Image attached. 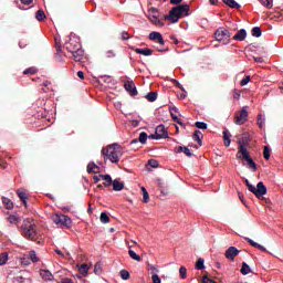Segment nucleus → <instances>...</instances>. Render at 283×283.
I'll use <instances>...</instances> for the list:
<instances>
[{"mask_svg":"<svg viewBox=\"0 0 283 283\" xmlns=\"http://www.w3.org/2000/svg\"><path fill=\"white\" fill-rule=\"evenodd\" d=\"M195 126L198 129H207V127H208L207 123H205V122H197V123H195Z\"/></svg>","mask_w":283,"mask_h":283,"instance_id":"obj_51","label":"nucleus"},{"mask_svg":"<svg viewBox=\"0 0 283 283\" xmlns=\"http://www.w3.org/2000/svg\"><path fill=\"white\" fill-rule=\"evenodd\" d=\"M66 50L72 54L74 52H78L81 49V43L76 42L75 40H70L66 43Z\"/></svg>","mask_w":283,"mask_h":283,"instance_id":"obj_12","label":"nucleus"},{"mask_svg":"<svg viewBox=\"0 0 283 283\" xmlns=\"http://www.w3.org/2000/svg\"><path fill=\"white\" fill-rule=\"evenodd\" d=\"M149 21H151V23L155 25H159V28L165 25L164 18L159 19L158 15H149Z\"/></svg>","mask_w":283,"mask_h":283,"instance_id":"obj_17","label":"nucleus"},{"mask_svg":"<svg viewBox=\"0 0 283 283\" xmlns=\"http://www.w3.org/2000/svg\"><path fill=\"white\" fill-rule=\"evenodd\" d=\"M20 231L21 235H23V238H27V240H36V224L32 223V219H24Z\"/></svg>","mask_w":283,"mask_h":283,"instance_id":"obj_3","label":"nucleus"},{"mask_svg":"<svg viewBox=\"0 0 283 283\" xmlns=\"http://www.w3.org/2000/svg\"><path fill=\"white\" fill-rule=\"evenodd\" d=\"M40 275L46 282H52V280H54V275L52 274V272H50V270H41Z\"/></svg>","mask_w":283,"mask_h":283,"instance_id":"obj_16","label":"nucleus"},{"mask_svg":"<svg viewBox=\"0 0 283 283\" xmlns=\"http://www.w3.org/2000/svg\"><path fill=\"white\" fill-rule=\"evenodd\" d=\"M71 54L73 60L76 61L77 63L83 61V54H84L83 49H80Z\"/></svg>","mask_w":283,"mask_h":283,"instance_id":"obj_21","label":"nucleus"},{"mask_svg":"<svg viewBox=\"0 0 283 283\" xmlns=\"http://www.w3.org/2000/svg\"><path fill=\"white\" fill-rule=\"evenodd\" d=\"M124 90H126V92H128V94L132 96H138V90H136V84L134 81H126L124 83Z\"/></svg>","mask_w":283,"mask_h":283,"instance_id":"obj_11","label":"nucleus"},{"mask_svg":"<svg viewBox=\"0 0 283 283\" xmlns=\"http://www.w3.org/2000/svg\"><path fill=\"white\" fill-rule=\"evenodd\" d=\"M182 0H178V19H182V17H189L191 14V7L189 4H180Z\"/></svg>","mask_w":283,"mask_h":283,"instance_id":"obj_9","label":"nucleus"},{"mask_svg":"<svg viewBox=\"0 0 283 283\" xmlns=\"http://www.w3.org/2000/svg\"><path fill=\"white\" fill-rule=\"evenodd\" d=\"M149 40L150 41H157L159 45H165V39H163V34L158 31H153L149 33Z\"/></svg>","mask_w":283,"mask_h":283,"instance_id":"obj_13","label":"nucleus"},{"mask_svg":"<svg viewBox=\"0 0 283 283\" xmlns=\"http://www.w3.org/2000/svg\"><path fill=\"white\" fill-rule=\"evenodd\" d=\"M9 222H10L11 224H17V222H19V217H17V216H10V217H9Z\"/></svg>","mask_w":283,"mask_h":283,"instance_id":"obj_55","label":"nucleus"},{"mask_svg":"<svg viewBox=\"0 0 283 283\" xmlns=\"http://www.w3.org/2000/svg\"><path fill=\"white\" fill-rule=\"evenodd\" d=\"M119 275H120L122 280H129V277H130L129 271H127V270H120Z\"/></svg>","mask_w":283,"mask_h":283,"instance_id":"obj_48","label":"nucleus"},{"mask_svg":"<svg viewBox=\"0 0 283 283\" xmlns=\"http://www.w3.org/2000/svg\"><path fill=\"white\" fill-rule=\"evenodd\" d=\"M263 158H265V160H270V158H271V148L269 146L264 147Z\"/></svg>","mask_w":283,"mask_h":283,"instance_id":"obj_47","label":"nucleus"},{"mask_svg":"<svg viewBox=\"0 0 283 283\" xmlns=\"http://www.w3.org/2000/svg\"><path fill=\"white\" fill-rule=\"evenodd\" d=\"M244 240L250 244V247H253V249H258L259 251H263L266 253V248L255 241L253 239L245 237Z\"/></svg>","mask_w":283,"mask_h":283,"instance_id":"obj_14","label":"nucleus"},{"mask_svg":"<svg viewBox=\"0 0 283 283\" xmlns=\"http://www.w3.org/2000/svg\"><path fill=\"white\" fill-rule=\"evenodd\" d=\"M2 202L7 209H13L14 203L9 198L2 197Z\"/></svg>","mask_w":283,"mask_h":283,"instance_id":"obj_29","label":"nucleus"},{"mask_svg":"<svg viewBox=\"0 0 283 283\" xmlns=\"http://www.w3.org/2000/svg\"><path fill=\"white\" fill-rule=\"evenodd\" d=\"M77 76L81 78V81H83L85 78V73L83 71H78Z\"/></svg>","mask_w":283,"mask_h":283,"instance_id":"obj_61","label":"nucleus"},{"mask_svg":"<svg viewBox=\"0 0 283 283\" xmlns=\"http://www.w3.org/2000/svg\"><path fill=\"white\" fill-rule=\"evenodd\" d=\"M255 63H264V59L263 57H254Z\"/></svg>","mask_w":283,"mask_h":283,"instance_id":"obj_63","label":"nucleus"},{"mask_svg":"<svg viewBox=\"0 0 283 283\" xmlns=\"http://www.w3.org/2000/svg\"><path fill=\"white\" fill-rule=\"evenodd\" d=\"M78 271H80L81 275H83L85 277V276H87L90 266H87V264L84 263L78 268Z\"/></svg>","mask_w":283,"mask_h":283,"instance_id":"obj_31","label":"nucleus"},{"mask_svg":"<svg viewBox=\"0 0 283 283\" xmlns=\"http://www.w3.org/2000/svg\"><path fill=\"white\" fill-rule=\"evenodd\" d=\"M87 172L88 174H98V166H96V164H94V163H90L87 165Z\"/></svg>","mask_w":283,"mask_h":283,"instance_id":"obj_28","label":"nucleus"},{"mask_svg":"<svg viewBox=\"0 0 283 283\" xmlns=\"http://www.w3.org/2000/svg\"><path fill=\"white\" fill-rule=\"evenodd\" d=\"M252 36L260 39V36H262V29H260V27H254L252 29Z\"/></svg>","mask_w":283,"mask_h":283,"instance_id":"obj_37","label":"nucleus"},{"mask_svg":"<svg viewBox=\"0 0 283 283\" xmlns=\"http://www.w3.org/2000/svg\"><path fill=\"white\" fill-rule=\"evenodd\" d=\"M241 273L242 275H249V273H251V266H249L247 262L242 263Z\"/></svg>","mask_w":283,"mask_h":283,"instance_id":"obj_30","label":"nucleus"},{"mask_svg":"<svg viewBox=\"0 0 283 283\" xmlns=\"http://www.w3.org/2000/svg\"><path fill=\"white\" fill-rule=\"evenodd\" d=\"M35 19L38 21H45L46 17H45V11L43 10H38L35 13Z\"/></svg>","mask_w":283,"mask_h":283,"instance_id":"obj_33","label":"nucleus"},{"mask_svg":"<svg viewBox=\"0 0 283 283\" xmlns=\"http://www.w3.org/2000/svg\"><path fill=\"white\" fill-rule=\"evenodd\" d=\"M169 111L172 120H178V109L176 107H170Z\"/></svg>","mask_w":283,"mask_h":283,"instance_id":"obj_46","label":"nucleus"},{"mask_svg":"<svg viewBox=\"0 0 283 283\" xmlns=\"http://www.w3.org/2000/svg\"><path fill=\"white\" fill-rule=\"evenodd\" d=\"M102 156L104 157V160L118 164L123 157V147H120L118 144L109 145L108 147L102 149Z\"/></svg>","mask_w":283,"mask_h":283,"instance_id":"obj_2","label":"nucleus"},{"mask_svg":"<svg viewBox=\"0 0 283 283\" xmlns=\"http://www.w3.org/2000/svg\"><path fill=\"white\" fill-rule=\"evenodd\" d=\"M223 145L231 147V133L229 129L223 130Z\"/></svg>","mask_w":283,"mask_h":283,"instance_id":"obj_18","label":"nucleus"},{"mask_svg":"<svg viewBox=\"0 0 283 283\" xmlns=\"http://www.w3.org/2000/svg\"><path fill=\"white\" fill-rule=\"evenodd\" d=\"M202 282L203 283H216V282H213V280L209 279V276H203Z\"/></svg>","mask_w":283,"mask_h":283,"instance_id":"obj_60","label":"nucleus"},{"mask_svg":"<svg viewBox=\"0 0 283 283\" xmlns=\"http://www.w3.org/2000/svg\"><path fill=\"white\" fill-rule=\"evenodd\" d=\"M21 264H23L24 266H30L31 262H30V258L29 256H24L20 259Z\"/></svg>","mask_w":283,"mask_h":283,"instance_id":"obj_52","label":"nucleus"},{"mask_svg":"<svg viewBox=\"0 0 283 283\" xmlns=\"http://www.w3.org/2000/svg\"><path fill=\"white\" fill-rule=\"evenodd\" d=\"M251 82V76H245L242 81H241V83H240V85L242 86V87H244V85H249V83Z\"/></svg>","mask_w":283,"mask_h":283,"instance_id":"obj_54","label":"nucleus"},{"mask_svg":"<svg viewBox=\"0 0 283 283\" xmlns=\"http://www.w3.org/2000/svg\"><path fill=\"white\" fill-rule=\"evenodd\" d=\"M233 39L234 41H244V39H247V30H239L237 34H234Z\"/></svg>","mask_w":283,"mask_h":283,"instance_id":"obj_19","label":"nucleus"},{"mask_svg":"<svg viewBox=\"0 0 283 283\" xmlns=\"http://www.w3.org/2000/svg\"><path fill=\"white\" fill-rule=\"evenodd\" d=\"M136 54H143V56H151L154 54V51L149 48L145 49H135Z\"/></svg>","mask_w":283,"mask_h":283,"instance_id":"obj_20","label":"nucleus"},{"mask_svg":"<svg viewBox=\"0 0 283 283\" xmlns=\"http://www.w3.org/2000/svg\"><path fill=\"white\" fill-rule=\"evenodd\" d=\"M106 57L107 59H114V56H116V53H114V51L109 50V51H106Z\"/></svg>","mask_w":283,"mask_h":283,"instance_id":"obj_58","label":"nucleus"},{"mask_svg":"<svg viewBox=\"0 0 283 283\" xmlns=\"http://www.w3.org/2000/svg\"><path fill=\"white\" fill-rule=\"evenodd\" d=\"M99 220L103 224L109 223V216H107V212H102L99 216Z\"/></svg>","mask_w":283,"mask_h":283,"instance_id":"obj_39","label":"nucleus"},{"mask_svg":"<svg viewBox=\"0 0 283 283\" xmlns=\"http://www.w3.org/2000/svg\"><path fill=\"white\" fill-rule=\"evenodd\" d=\"M256 123H258V126L260 127V129H264V127L266 125V119L262 116V114H259Z\"/></svg>","mask_w":283,"mask_h":283,"instance_id":"obj_27","label":"nucleus"},{"mask_svg":"<svg viewBox=\"0 0 283 283\" xmlns=\"http://www.w3.org/2000/svg\"><path fill=\"white\" fill-rule=\"evenodd\" d=\"M128 255L132 258V260H135V262H140V255H138L134 250H128Z\"/></svg>","mask_w":283,"mask_h":283,"instance_id":"obj_36","label":"nucleus"},{"mask_svg":"<svg viewBox=\"0 0 283 283\" xmlns=\"http://www.w3.org/2000/svg\"><path fill=\"white\" fill-rule=\"evenodd\" d=\"M102 271H103V265L101 263H96L94 266V273L96 275H99V273H102Z\"/></svg>","mask_w":283,"mask_h":283,"instance_id":"obj_49","label":"nucleus"},{"mask_svg":"<svg viewBox=\"0 0 283 283\" xmlns=\"http://www.w3.org/2000/svg\"><path fill=\"white\" fill-rule=\"evenodd\" d=\"M8 262V252L0 253V266L7 264Z\"/></svg>","mask_w":283,"mask_h":283,"instance_id":"obj_41","label":"nucleus"},{"mask_svg":"<svg viewBox=\"0 0 283 283\" xmlns=\"http://www.w3.org/2000/svg\"><path fill=\"white\" fill-rule=\"evenodd\" d=\"M226 6L229 8H240V4L235 2V0H222Z\"/></svg>","mask_w":283,"mask_h":283,"instance_id":"obj_38","label":"nucleus"},{"mask_svg":"<svg viewBox=\"0 0 283 283\" xmlns=\"http://www.w3.org/2000/svg\"><path fill=\"white\" fill-rule=\"evenodd\" d=\"M238 145L239 149L237 153V159L244 160V167H248V169H251L253 172L258 171V164L253 161V158H251V153H249V142L239 139Z\"/></svg>","mask_w":283,"mask_h":283,"instance_id":"obj_1","label":"nucleus"},{"mask_svg":"<svg viewBox=\"0 0 283 283\" xmlns=\"http://www.w3.org/2000/svg\"><path fill=\"white\" fill-rule=\"evenodd\" d=\"M245 185L249 191H251V193H254V196L259 198V200H262V198L266 196L268 189H266V186H264V182L260 181L255 187L251 185V182H249V179H245Z\"/></svg>","mask_w":283,"mask_h":283,"instance_id":"obj_4","label":"nucleus"},{"mask_svg":"<svg viewBox=\"0 0 283 283\" xmlns=\"http://www.w3.org/2000/svg\"><path fill=\"white\" fill-rule=\"evenodd\" d=\"M192 138L196 143H198V145L202 146V138H203L202 132L195 130Z\"/></svg>","mask_w":283,"mask_h":283,"instance_id":"obj_23","label":"nucleus"},{"mask_svg":"<svg viewBox=\"0 0 283 283\" xmlns=\"http://www.w3.org/2000/svg\"><path fill=\"white\" fill-rule=\"evenodd\" d=\"M147 101H149V103H154L156 101V98H158V93L156 92H149L146 95Z\"/></svg>","mask_w":283,"mask_h":283,"instance_id":"obj_35","label":"nucleus"},{"mask_svg":"<svg viewBox=\"0 0 283 283\" xmlns=\"http://www.w3.org/2000/svg\"><path fill=\"white\" fill-rule=\"evenodd\" d=\"M28 256H29V260H31V262H33V263L39 262V256H36L35 251H30Z\"/></svg>","mask_w":283,"mask_h":283,"instance_id":"obj_42","label":"nucleus"},{"mask_svg":"<svg viewBox=\"0 0 283 283\" xmlns=\"http://www.w3.org/2000/svg\"><path fill=\"white\" fill-rule=\"evenodd\" d=\"M238 255H240V250L235 247H230L226 250V258L227 260H231V262H234Z\"/></svg>","mask_w":283,"mask_h":283,"instance_id":"obj_10","label":"nucleus"},{"mask_svg":"<svg viewBox=\"0 0 283 283\" xmlns=\"http://www.w3.org/2000/svg\"><path fill=\"white\" fill-rule=\"evenodd\" d=\"M249 106H243L240 114L235 116V125H244L249 120Z\"/></svg>","mask_w":283,"mask_h":283,"instance_id":"obj_7","label":"nucleus"},{"mask_svg":"<svg viewBox=\"0 0 283 283\" xmlns=\"http://www.w3.org/2000/svg\"><path fill=\"white\" fill-rule=\"evenodd\" d=\"M142 191H143V201L145 202V205H147V202H149V192H147V189L145 187H142Z\"/></svg>","mask_w":283,"mask_h":283,"instance_id":"obj_45","label":"nucleus"},{"mask_svg":"<svg viewBox=\"0 0 283 283\" xmlns=\"http://www.w3.org/2000/svg\"><path fill=\"white\" fill-rule=\"evenodd\" d=\"M99 178L105 181L104 187H112V182H113L112 176H109V175H99Z\"/></svg>","mask_w":283,"mask_h":283,"instance_id":"obj_25","label":"nucleus"},{"mask_svg":"<svg viewBox=\"0 0 283 283\" xmlns=\"http://www.w3.org/2000/svg\"><path fill=\"white\" fill-rule=\"evenodd\" d=\"M195 269H197V271H205V259H198Z\"/></svg>","mask_w":283,"mask_h":283,"instance_id":"obj_32","label":"nucleus"},{"mask_svg":"<svg viewBox=\"0 0 283 283\" xmlns=\"http://www.w3.org/2000/svg\"><path fill=\"white\" fill-rule=\"evenodd\" d=\"M62 283H74V282L72 281V279H63Z\"/></svg>","mask_w":283,"mask_h":283,"instance_id":"obj_64","label":"nucleus"},{"mask_svg":"<svg viewBox=\"0 0 283 283\" xmlns=\"http://www.w3.org/2000/svg\"><path fill=\"white\" fill-rule=\"evenodd\" d=\"M214 39L223 45L231 43V32L228 29L219 28L214 33Z\"/></svg>","mask_w":283,"mask_h":283,"instance_id":"obj_5","label":"nucleus"},{"mask_svg":"<svg viewBox=\"0 0 283 283\" xmlns=\"http://www.w3.org/2000/svg\"><path fill=\"white\" fill-rule=\"evenodd\" d=\"M264 8L271 9L273 8V0H259Z\"/></svg>","mask_w":283,"mask_h":283,"instance_id":"obj_43","label":"nucleus"},{"mask_svg":"<svg viewBox=\"0 0 283 283\" xmlns=\"http://www.w3.org/2000/svg\"><path fill=\"white\" fill-rule=\"evenodd\" d=\"M52 220L57 227H65L66 229L72 227V219L65 214H55Z\"/></svg>","mask_w":283,"mask_h":283,"instance_id":"obj_6","label":"nucleus"},{"mask_svg":"<svg viewBox=\"0 0 283 283\" xmlns=\"http://www.w3.org/2000/svg\"><path fill=\"white\" fill-rule=\"evenodd\" d=\"M179 275H180L181 280H185L187 277V268L181 266L179 269Z\"/></svg>","mask_w":283,"mask_h":283,"instance_id":"obj_50","label":"nucleus"},{"mask_svg":"<svg viewBox=\"0 0 283 283\" xmlns=\"http://www.w3.org/2000/svg\"><path fill=\"white\" fill-rule=\"evenodd\" d=\"M147 138H148L147 133L142 132V133L139 134V143H140L142 145H146V144H147Z\"/></svg>","mask_w":283,"mask_h":283,"instance_id":"obj_44","label":"nucleus"},{"mask_svg":"<svg viewBox=\"0 0 283 283\" xmlns=\"http://www.w3.org/2000/svg\"><path fill=\"white\" fill-rule=\"evenodd\" d=\"M39 72V69H36V66H31L27 70L23 71L24 75L30 74L31 76H33V74H36Z\"/></svg>","mask_w":283,"mask_h":283,"instance_id":"obj_34","label":"nucleus"},{"mask_svg":"<svg viewBox=\"0 0 283 283\" xmlns=\"http://www.w3.org/2000/svg\"><path fill=\"white\" fill-rule=\"evenodd\" d=\"M163 19L168 23H178V6L174 7L168 14L163 15Z\"/></svg>","mask_w":283,"mask_h":283,"instance_id":"obj_8","label":"nucleus"},{"mask_svg":"<svg viewBox=\"0 0 283 283\" xmlns=\"http://www.w3.org/2000/svg\"><path fill=\"white\" fill-rule=\"evenodd\" d=\"M184 153L186 156H188V158H191V156H193V153H191V149H189V147H182V146H179L178 147V153Z\"/></svg>","mask_w":283,"mask_h":283,"instance_id":"obj_26","label":"nucleus"},{"mask_svg":"<svg viewBox=\"0 0 283 283\" xmlns=\"http://www.w3.org/2000/svg\"><path fill=\"white\" fill-rule=\"evenodd\" d=\"M147 269H148L149 273H151V275H156L158 273V265L148 263Z\"/></svg>","mask_w":283,"mask_h":283,"instance_id":"obj_40","label":"nucleus"},{"mask_svg":"<svg viewBox=\"0 0 283 283\" xmlns=\"http://www.w3.org/2000/svg\"><path fill=\"white\" fill-rule=\"evenodd\" d=\"M17 193L20 200H22L24 207H28V193H25L23 190H18Z\"/></svg>","mask_w":283,"mask_h":283,"instance_id":"obj_24","label":"nucleus"},{"mask_svg":"<svg viewBox=\"0 0 283 283\" xmlns=\"http://www.w3.org/2000/svg\"><path fill=\"white\" fill-rule=\"evenodd\" d=\"M101 78L104 83H112V77L111 76L104 75V76H101Z\"/></svg>","mask_w":283,"mask_h":283,"instance_id":"obj_59","label":"nucleus"},{"mask_svg":"<svg viewBox=\"0 0 283 283\" xmlns=\"http://www.w3.org/2000/svg\"><path fill=\"white\" fill-rule=\"evenodd\" d=\"M130 36L127 31L122 32V41H129Z\"/></svg>","mask_w":283,"mask_h":283,"instance_id":"obj_56","label":"nucleus"},{"mask_svg":"<svg viewBox=\"0 0 283 283\" xmlns=\"http://www.w3.org/2000/svg\"><path fill=\"white\" fill-rule=\"evenodd\" d=\"M148 165H149V167H153V169H157V167H158V160H156V159H150V160H148Z\"/></svg>","mask_w":283,"mask_h":283,"instance_id":"obj_53","label":"nucleus"},{"mask_svg":"<svg viewBox=\"0 0 283 283\" xmlns=\"http://www.w3.org/2000/svg\"><path fill=\"white\" fill-rule=\"evenodd\" d=\"M153 283H163V281L160 280V276H158V274H154L151 276Z\"/></svg>","mask_w":283,"mask_h":283,"instance_id":"obj_57","label":"nucleus"},{"mask_svg":"<svg viewBox=\"0 0 283 283\" xmlns=\"http://www.w3.org/2000/svg\"><path fill=\"white\" fill-rule=\"evenodd\" d=\"M155 134L157 135V138L160 140V138H167V129L164 125H159L155 129Z\"/></svg>","mask_w":283,"mask_h":283,"instance_id":"obj_15","label":"nucleus"},{"mask_svg":"<svg viewBox=\"0 0 283 283\" xmlns=\"http://www.w3.org/2000/svg\"><path fill=\"white\" fill-rule=\"evenodd\" d=\"M112 185L114 191H123V189H125V184L118 181V179L113 180Z\"/></svg>","mask_w":283,"mask_h":283,"instance_id":"obj_22","label":"nucleus"},{"mask_svg":"<svg viewBox=\"0 0 283 283\" xmlns=\"http://www.w3.org/2000/svg\"><path fill=\"white\" fill-rule=\"evenodd\" d=\"M7 165L8 164L3 159L0 158V168L6 169Z\"/></svg>","mask_w":283,"mask_h":283,"instance_id":"obj_62","label":"nucleus"}]
</instances>
